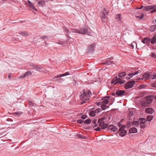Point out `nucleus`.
<instances>
[{
	"instance_id": "obj_1",
	"label": "nucleus",
	"mask_w": 156,
	"mask_h": 156,
	"mask_svg": "<svg viewBox=\"0 0 156 156\" xmlns=\"http://www.w3.org/2000/svg\"><path fill=\"white\" fill-rule=\"evenodd\" d=\"M91 94V93L90 91L89 90H84L81 93V95L80 96V99H82L81 104L87 102L90 100L89 97Z\"/></svg>"
},
{
	"instance_id": "obj_2",
	"label": "nucleus",
	"mask_w": 156,
	"mask_h": 156,
	"mask_svg": "<svg viewBox=\"0 0 156 156\" xmlns=\"http://www.w3.org/2000/svg\"><path fill=\"white\" fill-rule=\"evenodd\" d=\"M125 82V80H122L119 77H118L117 76H116L112 80L111 83L114 85H115L117 83L122 84L124 83Z\"/></svg>"
},
{
	"instance_id": "obj_3",
	"label": "nucleus",
	"mask_w": 156,
	"mask_h": 156,
	"mask_svg": "<svg viewBox=\"0 0 156 156\" xmlns=\"http://www.w3.org/2000/svg\"><path fill=\"white\" fill-rule=\"evenodd\" d=\"M69 72H66V73L62 74H58L57 76H55L53 78V79H55V78H58L56 80L58 81L59 83H62L64 81V80L60 77L68 76L69 75Z\"/></svg>"
},
{
	"instance_id": "obj_4",
	"label": "nucleus",
	"mask_w": 156,
	"mask_h": 156,
	"mask_svg": "<svg viewBox=\"0 0 156 156\" xmlns=\"http://www.w3.org/2000/svg\"><path fill=\"white\" fill-rule=\"evenodd\" d=\"M88 28L86 26L78 29V34H80L90 35L88 32Z\"/></svg>"
},
{
	"instance_id": "obj_5",
	"label": "nucleus",
	"mask_w": 156,
	"mask_h": 156,
	"mask_svg": "<svg viewBox=\"0 0 156 156\" xmlns=\"http://www.w3.org/2000/svg\"><path fill=\"white\" fill-rule=\"evenodd\" d=\"M30 65L33 67L34 69H35L37 71L43 72L44 71V68L39 65H35L33 63H30Z\"/></svg>"
},
{
	"instance_id": "obj_6",
	"label": "nucleus",
	"mask_w": 156,
	"mask_h": 156,
	"mask_svg": "<svg viewBox=\"0 0 156 156\" xmlns=\"http://www.w3.org/2000/svg\"><path fill=\"white\" fill-rule=\"evenodd\" d=\"M63 29L65 32L66 33L68 37H69L70 33H75L78 34V29H71L69 30L67 29L65 27H63Z\"/></svg>"
},
{
	"instance_id": "obj_7",
	"label": "nucleus",
	"mask_w": 156,
	"mask_h": 156,
	"mask_svg": "<svg viewBox=\"0 0 156 156\" xmlns=\"http://www.w3.org/2000/svg\"><path fill=\"white\" fill-rule=\"evenodd\" d=\"M125 127V126H123L120 128L119 130V133H118L117 134H118L121 136L123 137L126 134L127 131L124 129Z\"/></svg>"
},
{
	"instance_id": "obj_8",
	"label": "nucleus",
	"mask_w": 156,
	"mask_h": 156,
	"mask_svg": "<svg viewBox=\"0 0 156 156\" xmlns=\"http://www.w3.org/2000/svg\"><path fill=\"white\" fill-rule=\"evenodd\" d=\"M135 83V81L134 80H132L130 81L125 84L124 88L126 89H129L132 88L134 84Z\"/></svg>"
},
{
	"instance_id": "obj_9",
	"label": "nucleus",
	"mask_w": 156,
	"mask_h": 156,
	"mask_svg": "<svg viewBox=\"0 0 156 156\" xmlns=\"http://www.w3.org/2000/svg\"><path fill=\"white\" fill-rule=\"evenodd\" d=\"M151 76V75L150 74L145 73L143 75V77L141 78H140L138 79L139 80H140L141 79L144 80H146L149 78Z\"/></svg>"
},
{
	"instance_id": "obj_10",
	"label": "nucleus",
	"mask_w": 156,
	"mask_h": 156,
	"mask_svg": "<svg viewBox=\"0 0 156 156\" xmlns=\"http://www.w3.org/2000/svg\"><path fill=\"white\" fill-rule=\"evenodd\" d=\"M108 129L112 131L115 132L117 130L118 128L113 125H110L108 126Z\"/></svg>"
},
{
	"instance_id": "obj_11",
	"label": "nucleus",
	"mask_w": 156,
	"mask_h": 156,
	"mask_svg": "<svg viewBox=\"0 0 156 156\" xmlns=\"http://www.w3.org/2000/svg\"><path fill=\"white\" fill-rule=\"evenodd\" d=\"M19 34L26 37L29 35V34L26 31H20L18 33L16 34V35L17 36H19Z\"/></svg>"
},
{
	"instance_id": "obj_12",
	"label": "nucleus",
	"mask_w": 156,
	"mask_h": 156,
	"mask_svg": "<svg viewBox=\"0 0 156 156\" xmlns=\"http://www.w3.org/2000/svg\"><path fill=\"white\" fill-rule=\"evenodd\" d=\"M152 99L151 96H148L146 98V101L144 102L145 105L146 104L147 105H149L152 102Z\"/></svg>"
},
{
	"instance_id": "obj_13",
	"label": "nucleus",
	"mask_w": 156,
	"mask_h": 156,
	"mask_svg": "<svg viewBox=\"0 0 156 156\" xmlns=\"http://www.w3.org/2000/svg\"><path fill=\"white\" fill-rule=\"evenodd\" d=\"M101 17L102 21L103 22H105L106 21L107 16L105 13L104 12H102L101 13Z\"/></svg>"
},
{
	"instance_id": "obj_14",
	"label": "nucleus",
	"mask_w": 156,
	"mask_h": 156,
	"mask_svg": "<svg viewBox=\"0 0 156 156\" xmlns=\"http://www.w3.org/2000/svg\"><path fill=\"white\" fill-rule=\"evenodd\" d=\"M113 58L112 57L109 58H108L104 62V64L106 65H110L111 63H112L113 62V61H111L113 60Z\"/></svg>"
},
{
	"instance_id": "obj_15",
	"label": "nucleus",
	"mask_w": 156,
	"mask_h": 156,
	"mask_svg": "<svg viewBox=\"0 0 156 156\" xmlns=\"http://www.w3.org/2000/svg\"><path fill=\"white\" fill-rule=\"evenodd\" d=\"M108 124H105L104 122H102L99 123V126L101 129H106L108 126Z\"/></svg>"
},
{
	"instance_id": "obj_16",
	"label": "nucleus",
	"mask_w": 156,
	"mask_h": 156,
	"mask_svg": "<svg viewBox=\"0 0 156 156\" xmlns=\"http://www.w3.org/2000/svg\"><path fill=\"white\" fill-rule=\"evenodd\" d=\"M125 91L123 90H119L116 91V95L119 97L121 96L125 93Z\"/></svg>"
},
{
	"instance_id": "obj_17",
	"label": "nucleus",
	"mask_w": 156,
	"mask_h": 156,
	"mask_svg": "<svg viewBox=\"0 0 156 156\" xmlns=\"http://www.w3.org/2000/svg\"><path fill=\"white\" fill-rule=\"evenodd\" d=\"M44 5V2L42 0H39L37 2V6L38 7H43Z\"/></svg>"
},
{
	"instance_id": "obj_18",
	"label": "nucleus",
	"mask_w": 156,
	"mask_h": 156,
	"mask_svg": "<svg viewBox=\"0 0 156 156\" xmlns=\"http://www.w3.org/2000/svg\"><path fill=\"white\" fill-rule=\"evenodd\" d=\"M145 112L147 113L152 114L154 112V110L152 108H148L146 109Z\"/></svg>"
},
{
	"instance_id": "obj_19",
	"label": "nucleus",
	"mask_w": 156,
	"mask_h": 156,
	"mask_svg": "<svg viewBox=\"0 0 156 156\" xmlns=\"http://www.w3.org/2000/svg\"><path fill=\"white\" fill-rule=\"evenodd\" d=\"M110 98V97L107 96L104 97L103 98V101L102 103L104 104H107L108 102V99Z\"/></svg>"
},
{
	"instance_id": "obj_20",
	"label": "nucleus",
	"mask_w": 156,
	"mask_h": 156,
	"mask_svg": "<svg viewBox=\"0 0 156 156\" xmlns=\"http://www.w3.org/2000/svg\"><path fill=\"white\" fill-rule=\"evenodd\" d=\"M137 129L135 127H132L129 130V132L131 133H135L137 132Z\"/></svg>"
},
{
	"instance_id": "obj_21",
	"label": "nucleus",
	"mask_w": 156,
	"mask_h": 156,
	"mask_svg": "<svg viewBox=\"0 0 156 156\" xmlns=\"http://www.w3.org/2000/svg\"><path fill=\"white\" fill-rule=\"evenodd\" d=\"M153 8H154V6L148 5L144 6L143 9L147 11H149L152 9Z\"/></svg>"
},
{
	"instance_id": "obj_22",
	"label": "nucleus",
	"mask_w": 156,
	"mask_h": 156,
	"mask_svg": "<svg viewBox=\"0 0 156 156\" xmlns=\"http://www.w3.org/2000/svg\"><path fill=\"white\" fill-rule=\"evenodd\" d=\"M150 38L145 37L142 41V42L144 44L145 43L149 44L150 43Z\"/></svg>"
},
{
	"instance_id": "obj_23",
	"label": "nucleus",
	"mask_w": 156,
	"mask_h": 156,
	"mask_svg": "<svg viewBox=\"0 0 156 156\" xmlns=\"http://www.w3.org/2000/svg\"><path fill=\"white\" fill-rule=\"evenodd\" d=\"M156 34H154L151 40V44L156 43Z\"/></svg>"
},
{
	"instance_id": "obj_24",
	"label": "nucleus",
	"mask_w": 156,
	"mask_h": 156,
	"mask_svg": "<svg viewBox=\"0 0 156 156\" xmlns=\"http://www.w3.org/2000/svg\"><path fill=\"white\" fill-rule=\"evenodd\" d=\"M122 18V16L121 14H118L116 15L115 19L117 21H121Z\"/></svg>"
},
{
	"instance_id": "obj_25",
	"label": "nucleus",
	"mask_w": 156,
	"mask_h": 156,
	"mask_svg": "<svg viewBox=\"0 0 156 156\" xmlns=\"http://www.w3.org/2000/svg\"><path fill=\"white\" fill-rule=\"evenodd\" d=\"M94 47L95 44H91L88 47L89 50L91 52L94 51Z\"/></svg>"
},
{
	"instance_id": "obj_26",
	"label": "nucleus",
	"mask_w": 156,
	"mask_h": 156,
	"mask_svg": "<svg viewBox=\"0 0 156 156\" xmlns=\"http://www.w3.org/2000/svg\"><path fill=\"white\" fill-rule=\"evenodd\" d=\"M139 122L137 121H133L132 122L133 126L137 127L139 125Z\"/></svg>"
},
{
	"instance_id": "obj_27",
	"label": "nucleus",
	"mask_w": 156,
	"mask_h": 156,
	"mask_svg": "<svg viewBox=\"0 0 156 156\" xmlns=\"http://www.w3.org/2000/svg\"><path fill=\"white\" fill-rule=\"evenodd\" d=\"M150 30L151 32L155 31L156 30V25L151 26L150 27Z\"/></svg>"
},
{
	"instance_id": "obj_28",
	"label": "nucleus",
	"mask_w": 156,
	"mask_h": 156,
	"mask_svg": "<svg viewBox=\"0 0 156 156\" xmlns=\"http://www.w3.org/2000/svg\"><path fill=\"white\" fill-rule=\"evenodd\" d=\"M69 40V39H67V40L66 41H59L57 42V43L61 45H63L65 44H67Z\"/></svg>"
},
{
	"instance_id": "obj_29",
	"label": "nucleus",
	"mask_w": 156,
	"mask_h": 156,
	"mask_svg": "<svg viewBox=\"0 0 156 156\" xmlns=\"http://www.w3.org/2000/svg\"><path fill=\"white\" fill-rule=\"evenodd\" d=\"M139 123H145L146 122V120L145 118H142L139 119Z\"/></svg>"
},
{
	"instance_id": "obj_30",
	"label": "nucleus",
	"mask_w": 156,
	"mask_h": 156,
	"mask_svg": "<svg viewBox=\"0 0 156 156\" xmlns=\"http://www.w3.org/2000/svg\"><path fill=\"white\" fill-rule=\"evenodd\" d=\"M126 75V73L125 72H122L118 74V76L119 77H122Z\"/></svg>"
},
{
	"instance_id": "obj_31",
	"label": "nucleus",
	"mask_w": 156,
	"mask_h": 156,
	"mask_svg": "<svg viewBox=\"0 0 156 156\" xmlns=\"http://www.w3.org/2000/svg\"><path fill=\"white\" fill-rule=\"evenodd\" d=\"M134 76L133 73H131L129 74L128 75V76H126V79L127 80H129L131 78Z\"/></svg>"
},
{
	"instance_id": "obj_32",
	"label": "nucleus",
	"mask_w": 156,
	"mask_h": 156,
	"mask_svg": "<svg viewBox=\"0 0 156 156\" xmlns=\"http://www.w3.org/2000/svg\"><path fill=\"white\" fill-rule=\"evenodd\" d=\"M29 6L31 9H33L34 10L37 11V9H36L34 6V5L32 4H29Z\"/></svg>"
},
{
	"instance_id": "obj_33",
	"label": "nucleus",
	"mask_w": 156,
	"mask_h": 156,
	"mask_svg": "<svg viewBox=\"0 0 156 156\" xmlns=\"http://www.w3.org/2000/svg\"><path fill=\"white\" fill-rule=\"evenodd\" d=\"M91 121L90 119H87L85 120L84 121V123L87 125H88L89 124L91 123Z\"/></svg>"
},
{
	"instance_id": "obj_34",
	"label": "nucleus",
	"mask_w": 156,
	"mask_h": 156,
	"mask_svg": "<svg viewBox=\"0 0 156 156\" xmlns=\"http://www.w3.org/2000/svg\"><path fill=\"white\" fill-rule=\"evenodd\" d=\"M95 111H91L90 112V115L92 117H94L95 116Z\"/></svg>"
},
{
	"instance_id": "obj_35",
	"label": "nucleus",
	"mask_w": 156,
	"mask_h": 156,
	"mask_svg": "<svg viewBox=\"0 0 156 156\" xmlns=\"http://www.w3.org/2000/svg\"><path fill=\"white\" fill-rule=\"evenodd\" d=\"M97 120L96 119H94L92 121V123L95 125L94 126H92V127L93 128H94L95 127H97L98 126V125L97 124H96V122H97Z\"/></svg>"
},
{
	"instance_id": "obj_36",
	"label": "nucleus",
	"mask_w": 156,
	"mask_h": 156,
	"mask_svg": "<svg viewBox=\"0 0 156 156\" xmlns=\"http://www.w3.org/2000/svg\"><path fill=\"white\" fill-rule=\"evenodd\" d=\"M153 118V117L151 115H149L147 116V119L149 121H151Z\"/></svg>"
},
{
	"instance_id": "obj_37",
	"label": "nucleus",
	"mask_w": 156,
	"mask_h": 156,
	"mask_svg": "<svg viewBox=\"0 0 156 156\" xmlns=\"http://www.w3.org/2000/svg\"><path fill=\"white\" fill-rule=\"evenodd\" d=\"M32 74V73L30 71H28L25 74V76H31Z\"/></svg>"
},
{
	"instance_id": "obj_38",
	"label": "nucleus",
	"mask_w": 156,
	"mask_h": 156,
	"mask_svg": "<svg viewBox=\"0 0 156 156\" xmlns=\"http://www.w3.org/2000/svg\"><path fill=\"white\" fill-rule=\"evenodd\" d=\"M136 45V47L137 48V44L135 41H133L132 43L131 44V46L133 48H134V46Z\"/></svg>"
},
{
	"instance_id": "obj_39",
	"label": "nucleus",
	"mask_w": 156,
	"mask_h": 156,
	"mask_svg": "<svg viewBox=\"0 0 156 156\" xmlns=\"http://www.w3.org/2000/svg\"><path fill=\"white\" fill-rule=\"evenodd\" d=\"M101 108L103 110H104L107 108V106L105 104H103L101 105Z\"/></svg>"
},
{
	"instance_id": "obj_40",
	"label": "nucleus",
	"mask_w": 156,
	"mask_h": 156,
	"mask_svg": "<svg viewBox=\"0 0 156 156\" xmlns=\"http://www.w3.org/2000/svg\"><path fill=\"white\" fill-rule=\"evenodd\" d=\"M22 112H14L13 114L15 115V116H18L20 115V114H22Z\"/></svg>"
},
{
	"instance_id": "obj_41",
	"label": "nucleus",
	"mask_w": 156,
	"mask_h": 156,
	"mask_svg": "<svg viewBox=\"0 0 156 156\" xmlns=\"http://www.w3.org/2000/svg\"><path fill=\"white\" fill-rule=\"evenodd\" d=\"M144 16L143 13H142L140 16H135L136 18H138L140 20H141L143 19Z\"/></svg>"
},
{
	"instance_id": "obj_42",
	"label": "nucleus",
	"mask_w": 156,
	"mask_h": 156,
	"mask_svg": "<svg viewBox=\"0 0 156 156\" xmlns=\"http://www.w3.org/2000/svg\"><path fill=\"white\" fill-rule=\"evenodd\" d=\"M141 72V70H138V71H136L135 72L133 73L134 75L137 74L138 73H140Z\"/></svg>"
},
{
	"instance_id": "obj_43",
	"label": "nucleus",
	"mask_w": 156,
	"mask_h": 156,
	"mask_svg": "<svg viewBox=\"0 0 156 156\" xmlns=\"http://www.w3.org/2000/svg\"><path fill=\"white\" fill-rule=\"evenodd\" d=\"M84 122V120L82 119H79L77 120V122L78 123L82 124Z\"/></svg>"
},
{
	"instance_id": "obj_44",
	"label": "nucleus",
	"mask_w": 156,
	"mask_h": 156,
	"mask_svg": "<svg viewBox=\"0 0 156 156\" xmlns=\"http://www.w3.org/2000/svg\"><path fill=\"white\" fill-rule=\"evenodd\" d=\"M140 127L142 129L146 127V125L145 123H140Z\"/></svg>"
},
{
	"instance_id": "obj_45",
	"label": "nucleus",
	"mask_w": 156,
	"mask_h": 156,
	"mask_svg": "<svg viewBox=\"0 0 156 156\" xmlns=\"http://www.w3.org/2000/svg\"><path fill=\"white\" fill-rule=\"evenodd\" d=\"M94 111L96 113H99L101 112V109L100 108H98L96 109Z\"/></svg>"
},
{
	"instance_id": "obj_46",
	"label": "nucleus",
	"mask_w": 156,
	"mask_h": 156,
	"mask_svg": "<svg viewBox=\"0 0 156 156\" xmlns=\"http://www.w3.org/2000/svg\"><path fill=\"white\" fill-rule=\"evenodd\" d=\"M105 120V119L104 118H102L101 119H100L98 120V122L99 123H100V122H104V120Z\"/></svg>"
},
{
	"instance_id": "obj_47",
	"label": "nucleus",
	"mask_w": 156,
	"mask_h": 156,
	"mask_svg": "<svg viewBox=\"0 0 156 156\" xmlns=\"http://www.w3.org/2000/svg\"><path fill=\"white\" fill-rule=\"evenodd\" d=\"M153 9L151 11V13H153L155 12H156V7L155 6H154V8H153Z\"/></svg>"
},
{
	"instance_id": "obj_48",
	"label": "nucleus",
	"mask_w": 156,
	"mask_h": 156,
	"mask_svg": "<svg viewBox=\"0 0 156 156\" xmlns=\"http://www.w3.org/2000/svg\"><path fill=\"white\" fill-rule=\"evenodd\" d=\"M87 117V116L86 115H83L81 116V118L83 119H85Z\"/></svg>"
},
{
	"instance_id": "obj_49",
	"label": "nucleus",
	"mask_w": 156,
	"mask_h": 156,
	"mask_svg": "<svg viewBox=\"0 0 156 156\" xmlns=\"http://www.w3.org/2000/svg\"><path fill=\"white\" fill-rule=\"evenodd\" d=\"M133 112L132 111H130L129 112V116L130 117H131L132 115H133Z\"/></svg>"
},
{
	"instance_id": "obj_50",
	"label": "nucleus",
	"mask_w": 156,
	"mask_h": 156,
	"mask_svg": "<svg viewBox=\"0 0 156 156\" xmlns=\"http://www.w3.org/2000/svg\"><path fill=\"white\" fill-rule=\"evenodd\" d=\"M101 128L99 126L96 128L94 129V130L95 131H99L101 130Z\"/></svg>"
},
{
	"instance_id": "obj_51",
	"label": "nucleus",
	"mask_w": 156,
	"mask_h": 156,
	"mask_svg": "<svg viewBox=\"0 0 156 156\" xmlns=\"http://www.w3.org/2000/svg\"><path fill=\"white\" fill-rule=\"evenodd\" d=\"M41 38L42 39L44 40L48 38V36H44L42 37H41Z\"/></svg>"
},
{
	"instance_id": "obj_52",
	"label": "nucleus",
	"mask_w": 156,
	"mask_h": 156,
	"mask_svg": "<svg viewBox=\"0 0 156 156\" xmlns=\"http://www.w3.org/2000/svg\"><path fill=\"white\" fill-rule=\"evenodd\" d=\"M29 105L31 107H32L33 106V104L32 101H30L29 102Z\"/></svg>"
},
{
	"instance_id": "obj_53",
	"label": "nucleus",
	"mask_w": 156,
	"mask_h": 156,
	"mask_svg": "<svg viewBox=\"0 0 156 156\" xmlns=\"http://www.w3.org/2000/svg\"><path fill=\"white\" fill-rule=\"evenodd\" d=\"M146 87V86L144 85H140L139 87V88L140 89H142V88H145V87Z\"/></svg>"
},
{
	"instance_id": "obj_54",
	"label": "nucleus",
	"mask_w": 156,
	"mask_h": 156,
	"mask_svg": "<svg viewBox=\"0 0 156 156\" xmlns=\"http://www.w3.org/2000/svg\"><path fill=\"white\" fill-rule=\"evenodd\" d=\"M26 77V76H25V74H22V75L20 76V78H23L25 77Z\"/></svg>"
},
{
	"instance_id": "obj_55",
	"label": "nucleus",
	"mask_w": 156,
	"mask_h": 156,
	"mask_svg": "<svg viewBox=\"0 0 156 156\" xmlns=\"http://www.w3.org/2000/svg\"><path fill=\"white\" fill-rule=\"evenodd\" d=\"M17 104L19 106V107H16V109H20V108L21 107L20 105V103H17Z\"/></svg>"
},
{
	"instance_id": "obj_56",
	"label": "nucleus",
	"mask_w": 156,
	"mask_h": 156,
	"mask_svg": "<svg viewBox=\"0 0 156 156\" xmlns=\"http://www.w3.org/2000/svg\"><path fill=\"white\" fill-rule=\"evenodd\" d=\"M151 55L152 57H153L154 58H155L156 57V55L154 53H152Z\"/></svg>"
},
{
	"instance_id": "obj_57",
	"label": "nucleus",
	"mask_w": 156,
	"mask_h": 156,
	"mask_svg": "<svg viewBox=\"0 0 156 156\" xmlns=\"http://www.w3.org/2000/svg\"><path fill=\"white\" fill-rule=\"evenodd\" d=\"M156 78V75H154L152 77V79H154Z\"/></svg>"
},
{
	"instance_id": "obj_58",
	"label": "nucleus",
	"mask_w": 156,
	"mask_h": 156,
	"mask_svg": "<svg viewBox=\"0 0 156 156\" xmlns=\"http://www.w3.org/2000/svg\"><path fill=\"white\" fill-rule=\"evenodd\" d=\"M104 11L106 13V14H107L108 13L109 11H107L106 9L105 8H104Z\"/></svg>"
},
{
	"instance_id": "obj_59",
	"label": "nucleus",
	"mask_w": 156,
	"mask_h": 156,
	"mask_svg": "<svg viewBox=\"0 0 156 156\" xmlns=\"http://www.w3.org/2000/svg\"><path fill=\"white\" fill-rule=\"evenodd\" d=\"M130 123L129 122H128L127 123V125H126L127 127H130Z\"/></svg>"
},
{
	"instance_id": "obj_60",
	"label": "nucleus",
	"mask_w": 156,
	"mask_h": 156,
	"mask_svg": "<svg viewBox=\"0 0 156 156\" xmlns=\"http://www.w3.org/2000/svg\"><path fill=\"white\" fill-rule=\"evenodd\" d=\"M97 105H101V103L100 102H98L97 103Z\"/></svg>"
},
{
	"instance_id": "obj_61",
	"label": "nucleus",
	"mask_w": 156,
	"mask_h": 156,
	"mask_svg": "<svg viewBox=\"0 0 156 156\" xmlns=\"http://www.w3.org/2000/svg\"><path fill=\"white\" fill-rule=\"evenodd\" d=\"M111 95L113 96H115V95H116V93H112L111 94Z\"/></svg>"
},
{
	"instance_id": "obj_62",
	"label": "nucleus",
	"mask_w": 156,
	"mask_h": 156,
	"mask_svg": "<svg viewBox=\"0 0 156 156\" xmlns=\"http://www.w3.org/2000/svg\"><path fill=\"white\" fill-rule=\"evenodd\" d=\"M118 126H119V127H120L121 126V124L120 122H119L118 124Z\"/></svg>"
},
{
	"instance_id": "obj_63",
	"label": "nucleus",
	"mask_w": 156,
	"mask_h": 156,
	"mask_svg": "<svg viewBox=\"0 0 156 156\" xmlns=\"http://www.w3.org/2000/svg\"><path fill=\"white\" fill-rule=\"evenodd\" d=\"M144 8V7L143 6V5H142L141 7H140V8L139 7L137 8V9H140L142 8Z\"/></svg>"
},
{
	"instance_id": "obj_64",
	"label": "nucleus",
	"mask_w": 156,
	"mask_h": 156,
	"mask_svg": "<svg viewBox=\"0 0 156 156\" xmlns=\"http://www.w3.org/2000/svg\"><path fill=\"white\" fill-rule=\"evenodd\" d=\"M8 78H10L11 77V75L10 74L8 75Z\"/></svg>"
}]
</instances>
